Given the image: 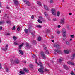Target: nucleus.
<instances>
[{
	"mask_svg": "<svg viewBox=\"0 0 75 75\" xmlns=\"http://www.w3.org/2000/svg\"><path fill=\"white\" fill-rule=\"evenodd\" d=\"M6 8H7V9H8V10H9V9H10V8L8 7V6L6 7Z\"/></svg>",
	"mask_w": 75,
	"mask_h": 75,
	"instance_id": "nucleus-53",
	"label": "nucleus"
},
{
	"mask_svg": "<svg viewBox=\"0 0 75 75\" xmlns=\"http://www.w3.org/2000/svg\"><path fill=\"white\" fill-rule=\"evenodd\" d=\"M44 51L45 54H46L47 55L49 54V52H48V50H47V49H44Z\"/></svg>",
	"mask_w": 75,
	"mask_h": 75,
	"instance_id": "nucleus-15",
	"label": "nucleus"
},
{
	"mask_svg": "<svg viewBox=\"0 0 75 75\" xmlns=\"http://www.w3.org/2000/svg\"><path fill=\"white\" fill-rule=\"evenodd\" d=\"M44 8L46 10H48V8L47 6H44Z\"/></svg>",
	"mask_w": 75,
	"mask_h": 75,
	"instance_id": "nucleus-25",
	"label": "nucleus"
},
{
	"mask_svg": "<svg viewBox=\"0 0 75 75\" xmlns=\"http://www.w3.org/2000/svg\"><path fill=\"white\" fill-rule=\"evenodd\" d=\"M6 24H9L11 23V21L10 20H8L6 21Z\"/></svg>",
	"mask_w": 75,
	"mask_h": 75,
	"instance_id": "nucleus-19",
	"label": "nucleus"
},
{
	"mask_svg": "<svg viewBox=\"0 0 75 75\" xmlns=\"http://www.w3.org/2000/svg\"><path fill=\"white\" fill-rule=\"evenodd\" d=\"M6 34L7 35H10V34L9 33H6Z\"/></svg>",
	"mask_w": 75,
	"mask_h": 75,
	"instance_id": "nucleus-48",
	"label": "nucleus"
},
{
	"mask_svg": "<svg viewBox=\"0 0 75 75\" xmlns=\"http://www.w3.org/2000/svg\"><path fill=\"white\" fill-rule=\"evenodd\" d=\"M63 59H64L62 58H60L59 59V62H61V61H63Z\"/></svg>",
	"mask_w": 75,
	"mask_h": 75,
	"instance_id": "nucleus-23",
	"label": "nucleus"
},
{
	"mask_svg": "<svg viewBox=\"0 0 75 75\" xmlns=\"http://www.w3.org/2000/svg\"><path fill=\"white\" fill-rule=\"evenodd\" d=\"M72 39L71 38L70 39V41H72Z\"/></svg>",
	"mask_w": 75,
	"mask_h": 75,
	"instance_id": "nucleus-62",
	"label": "nucleus"
},
{
	"mask_svg": "<svg viewBox=\"0 0 75 75\" xmlns=\"http://www.w3.org/2000/svg\"><path fill=\"white\" fill-rule=\"evenodd\" d=\"M24 31L26 33H27L28 32V30L27 29H25L24 30Z\"/></svg>",
	"mask_w": 75,
	"mask_h": 75,
	"instance_id": "nucleus-24",
	"label": "nucleus"
},
{
	"mask_svg": "<svg viewBox=\"0 0 75 75\" xmlns=\"http://www.w3.org/2000/svg\"><path fill=\"white\" fill-rule=\"evenodd\" d=\"M23 1L25 3V4H26L28 6H31V4L29 1L26 0H24Z\"/></svg>",
	"mask_w": 75,
	"mask_h": 75,
	"instance_id": "nucleus-4",
	"label": "nucleus"
},
{
	"mask_svg": "<svg viewBox=\"0 0 75 75\" xmlns=\"http://www.w3.org/2000/svg\"><path fill=\"white\" fill-rule=\"evenodd\" d=\"M65 0H62V2H64Z\"/></svg>",
	"mask_w": 75,
	"mask_h": 75,
	"instance_id": "nucleus-63",
	"label": "nucleus"
},
{
	"mask_svg": "<svg viewBox=\"0 0 75 75\" xmlns=\"http://www.w3.org/2000/svg\"><path fill=\"white\" fill-rule=\"evenodd\" d=\"M69 15H70V16H71V15H72V13H69Z\"/></svg>",
	"mask_w": 75,
	"mask_h": 75,
	"instance_id": "nucleus-58",
	"label": "nucleus"
},
{
	"mask_svg": "<svg viewBox=\"0 0 75 75\" xmlns=\"http://www.w3.org/2000/svg\"><path fill=\"white\" fill-rule=\"evenodd\" d=\"M45 72H48L49 71V70L47 69H45Z\"/></svg>",
	"mask_w": 75,
	"mask_h": 75,
	"instance_id": "nucleus-38",
	"label": "nucleus"
},
{
	"mask_svg": "<svg viewBox=\"0 0 75 75\" xmlns=\"http://www.w3.org/2000/svg\"><path fill=\"white\" fill-rule=\"evenodd\" d=\"M29 66L30 68H33V65L31 64L29 65Z\"/></svg>",
	"mask_w": 75,
	"mask_h": 75,
	"instance_id": "nucleus-37",
	"label": "nucleus"
},
{
	"mask_svg": "<svg viewBox=\"0 0 75 75\" xmlns=\"http://www.w3.org/2000/svg\"><path fill=\"white\" fill-rule=\"evenodd\" d=\"M11 62L12 63H16V64H18L20 63V61L18 60L17 59H16L15 61L14 60H11Z\"/></svg>",
	"mask_w": 75,
	"mask_h": 75,
	"instance_id": "nucleus-2",
	"label": "nucleus"
},
{
	"mask_svg": "<svg viewBox=\"0 0 75 75\" xmlns=\"http://www.w3.org/2000/svg\"><path fill=\"white\" fill-rule=\"evenodd\" d=\"M75 57V54H73L71 56L70 58V59L71 60H74Z\"/></svg>",
	"mask_w": 75,
	"mask_h": 75,
	"instance_id": "nucleus-12",
	"label": "nucleus"
},
{
	"mask_svg": "<svg viewBox=\"0 0 75 75\" xmlns=\"http://www.w3.org/2000/svg\"><path fill=\"white\" fill-rule=\"evenodd\" d=\"M45 50H46H46H47V47H46V46H44L43 47Z\"/></svg>",
	"mask_w": 75,
	"mask_h": 75,
	"instance_id": "nucleus-46",
	"label": "nucleus"
},
{
	"mask_svg": "<svg viewBox=\"0 0 75 75\" xmlns=\"http://www.w3.org/2000/svg\"><path fill=\"white\" fill-rule=\"evenodd\" d=\"M62 33L63 34V37H65L67 34H66V30L65 29H63L62 31Z\"/></svg>",
	"mask_w": 75,
	"mask_h": 75,
	"instance_id": "nucleus-5",
	"label": "nucleus"
},
{
	"mask_svg": "<svg viewBox=\"0 0 75 75\" xmlns=\"http://www.w3.org/2000/svg\"><path fill=\"white\" fill-rule=\"evenodd\" d=\"M1 42V38H0V43Z\"/></svg>",
	"mask_w": 75,
	"mask_h": 75,
	"instance_id": "nucleus-60",
	"label": "nucleus"
},
{
	"mask_svg": "<svg viewBox=\"0 0 75 75\" xmlns=\"http://www.w3.org/2000/svg\"><path fill=\"white\" fill-rule=\"evenodd\" d=\"M14 2V4L16 6H18L19 4L18 1L17 0H13Z\"/></svg>",
	"mask_w": 75,
	"mask_h": 75,
	"instance_id": "nucleus-9",
	"label": "nucleus"
},
{
	"mask_svg": "<svg viewBox=\"0 0 75 75\" xmlns=\"http://www.w3.org/2000/svg\"><path fill=\"white\" fill-rule=\"evenodd\" d=\"M70 37L71 38H74V37H75V35H70Z\"/></svg>",
	"mask_w": 75,
	"mask_h": 75,
	"instance_id": "nucleus-34",
	"label": "nucleus"
},
{
	"mask_svg": "<svg viewBox=\"0 0 75 75\" xmlns=\"http://www.w3.org/2000/svg\"><path fill=\"white\" fill-rule=\"evenodd\" d=\"M19 72L20 74H23V75H24V74H25V73L24 72V71H20Z\"/></svg>",
	"mask_w": 75,
	"mask_h": 75,
	"instance_id": "nucleus-22",
	"label": "nucleus"
},
{
	"mask_svg": "<svg viewBox=\"0 0 75 75\" xmlns=\"http://www.w3.org/2000/svg\"><path fill=\"white\" fill-rule=\"evenodd\" d=\"M60 15V12H57V16L58 17H59V16Z\"/></svg>",
	"mask_w": 75,
	"mask_h": 75,
	"instance_id": "nucleus-31",
	"label": "nucleus"
},
{
	"mask_svg": "<svg viewBox=\"0 0 75 75\" xmlns=\"http://www.w3.org/2000/svg\"><path fill=\"white\" fill-rule=\"evenodd\" d=\"M26 45L27 47H28V46H29V44L28 43H26Z\"/></svg>",
	"mask_w": 75,
	"mask_h": 75,
	"instance_id": "nucleus-50",
	"label": "nucleus"
},
{
	"mask_svg": "<svg viewBox=\"0 0 75 75\" xmlns=\"http://www.w3.org/2000/svg\"><path fill=\"white\" fill-rule=\"evenodd\" d=\"M15 29L16 27H15V26H14L12 30H15Z\"/></svg>",
	"mask_w": 75,
	"mask_h": 75,
	"instance_id": "nucleus-42",
	"label": "nucleus"
},
{
	"mask_svg": "<svg viewBox=\"0 0 75 75\" xmlns=\"http://www.w3.org/2000/svg\"><path fill=\"white\" fill-rule=\"evenodd\" d=\"M53 21H57V19H56V18H54L53 19Z\"/></svg>",
	"mask_w": 75,
	"mask_h": 75,
	"instance_id": "nucleus-47",
	"label": "nucleus"
},
{
	"mask_svg": "<svg viewBox=\"0 0 75 75\" xmlns=\"http://www.w3.org/2000/svg\"><path fill=\"white\" fill-rule=\"evenodd\" d=\"M64 23H65V19H64V18H62L61 20L60 24H62V25H64Z\"/></svg>",
	"mask_w": 75,
	"mask_h": 75,
	"instance_id": "nucleus-10",
	"label": "nucleus"
},
{
	"mask_svg": "<svg viewBox=\"0 0 75 75\" xmlns=\"http://www.w3.org/2000/svg\"><path fill=\"white\" fill-rule=\"evenodd\" d=\"M71 75H75V73H74V72H71Z\"/></svg>",
	"mask_w": 75,
	"mask_h": 75,
	"instance_id": "nucleus-39",
	"label": "nucleus"
},
{
	"mask_svg": "<svg viewBox=\"0 0 75 75\" xmlns=\"http://www.w3.org/2000/svg\"><path fill=\"white\" fill-rule=\"evenodd\" d=\"M32 57L33 58H35V55L33 54L32 55Z\"/></svg>",
	"mask_w": 75,
	"mask_h": 75,
	"instance_id": "nucleus-41",
	"label": "nucleus"
},
{
	"mask_svg": "<svg viewBox=\"0 0 75 75\" xmlns=\"http://www.w3.org/2000/svg\"><path fill=\"white\" fill-rule=\"evenodd\" d=\"M67 64L69 65H75V64L69 61L67 62Z\"/></svg>",
	"mask_w": 75,
	"mask_h": 75,
	"instance_id": "nucleus-11",
	"label": "nucleus"
},
{
	"mask_svg": "<svg viewBox=\"0 0 75 75\" xmlns=\"http://www.w3.org/2000/svg\"><path fill=\"white\" fill-rule=\"evenodd\" d=\"M50 3H53V0H50Z\"/></svg>",
	"mask_w": 75,
	"mask_h": 75,
	"instance_id": "nucleus-45",
	"label": "nucleus"
},
{
	"mask_svg": "<svg viewBox=\"0 0 75 75\" xmlns=\"http://www.w3.org/2000/svg\"><path fill=\"white\" fill-rule=\"evenodd\" d=\"M41 37H38V41H41Z\"/></svg>",
	"mask_w": 75,
	"mask_h": 75,
	"instance_id": "nucleus-29",
	"label": "nucleus"
},
{
	"mask_svg": "<svg viewBox=\"0 0 75 75\" xmlns=\"http://www.w3.org/2000/svg\"><path fill=\"white\" fill-rule=\"evenodd\" d=\"M6 72H8V71H9L8 68H6Z\"/></svg>",
	"mask_w": 75,
	"mask_h": 75,
	"instance_id": "nucleus-35",
	"label": "nucleus"
},
{
	"mask_svg": "<svg viewBox=\"0 0 75 75\" xmlns=\"http://www.w3.org/2000/svg\"><path fill=\"white\" fill-rule=\"evenodd\" d=\"M2 30V27H0V30Z\"/></svg>",
	"mask_w": 75,
	"mask_h": 75,
	"instance_id": "nucleus-55",
	"label": "nucleus"
},
{
	"mask_svg": "<svg viewBox=\"0 0 75 75\" xmlns=\"http://www.w3.org/2000/svg\"><path fill=\"white\" fill-rule=\"evenodd\" d=\"M8 47V45L6 44L5 46V48H2V50L3 51H6V50H7Z\"/></svg>",
	"mask_w": 75,
	"mask_h": 75,
	"instance_id": "nucleus-7",
	"label": "nucleus"
},
{
	"mask_svg": "<svg viewBox=\"0 0 75 75\" xmlns=\"http://www.w3.org/2000/svg\"><path fill=\"white\" fill-rule=\"evenodd\" d=\"M37 4H38V5H39L40 6H41V5L42 4H41V2H40V1H38L37 2Z\"/></svg>",
	"mask_w": 75,
	"mask_h": 75,
	"instance_id": "nucleus-20",
	"label": "nucleus"
},
{
	"mask_svg": "<svg viewBox=\"0 0 75 75\" xmlns=\"http://www.w3.org/2000/svg\"><path fill=\"white\" fill-rule=\"evenodd\" d=\"M37 27L38 28H41L42 27L40 25H38L37 26Z\"/></svg>",
	"mask_w": 75,
	"mask_h": 75,
	"instance_id": "nucleus-40",
	"label": "nucleus"
},
{
	"mask_svg": "<svg viewBox=\"0 0 75 75\" xmlns=\"http://www.w3.org/2000/svg\"><path fill=\"white\" fill-rule=\"evenodd\" d=\"M41 56L42 58H43L44 59H46V56L45 55V54H44V52H42L41 53Z\"/></svg>",
	"mask_w": 75,
	"mask_h": 75,
	"instance_id": "nucleus-3",
	"label": "nucleus"
},
{
	"mask_svg": "<svg viewBox=\"0 0 75 75\" xmlns=\"http://www.w3.org/2000/svg\"><path fill=\"white\" fill-rule=\"evenodd\" d=\"M13 44L15 45H18V43L16 42H14L13 43Z\"/></svg>",
	"mask_w": 75,
	"mask_h": 75,
	"instance_id": "nucleus-32",
	"label": "nucleus"
},
{
	"mask_svg": "<svg viewBox=\"0 0 75 75\" xmlns=\"http://www.w3.org/2000/svg\"><path fill=\"white\" fill-rule=\"evenodd\" d=\"M34 15H32L31 16V18L32 19H33L34 18Z\"/></svg>",
	"mask_w": 75,
	"mask_h": 75,
	"instance_id": "nucleus-51",
	"label": "nucleus"
},
{
	"mask_svg": "<svg viewBox=\"0 0 75 75\" xmlns=\"http://www.w3.org/2000/svg\"><path fill=\"white\" fill-rule=\"evenodd\" d=\"M69 50H64V52L65 54H69Z\"/></svg>",
	"mask_w": 75,
	"mask_h": 75,
	"instance_id": "nucleus-16",
	"label": "nucleus"
},
{
	"mask_svg": "<svg viewBox=\"0 0 75 75\" xmlns=\"http://www.w3.org/2000/svg\"><path fill=\"white\" fill-rule=\"evenodd\" d=\"M58 28H60L61 27V25H58Z\"/></svg>",
	"mask_w": 75,
	"mask_h": 75,
	"instance_id": "nucleus-57",
	"label": "nucleus"
},
{
	"mask_svg": "<svg viewBox=\"0 0 75 75\" xmlns=\"http://www.w3.org/2000/svg\"><path fill=\"white\" fill-rule=\"evenodd\" d=\"M23 71H25L26 73H28L29 71L28 69H27L26 68H23Z\"/></svg>",
	"mask_w": 75,
	"mask_h": 75,
	"instance_id": "nucleus-14",
	"label": "nucleus"
},
{
	"mask_svg": "<svg viewBox=\"0 0 75 75\" xmlns=\"http://www.w3.org/2000/svg\"><path fill=\"white\" fill-rule=\"evenodd\" d=\"M66 44H67V45H69V42L67 41L66 42Z\"/></svg>",
	"mask_w": 75,
	"mask_h": 75,
	"instance_id": "nucleus-36",
	"label": "nucleus"
},
{
	"mask_svg": "<svg viewBox=\"0 0 75 75\" xmlns=\"http://www.w3.org/2000/svg\"><path fill=\"white\" fill-rule=\"evenodd\" d=\"M44 14L45 16H48V13H47L46 12H45L44 13Z\"/></svg>",
	"mask_w": 75,
	"mask_h": 75,
	"instance_id": "nucleus-33",
	"label": "nucleus"
},
{
	"mask_svg": "<svg viewBox=\"0 0 75 75\" xmlns=\"http://www.w3.org/2000/svg\"><path fill=\"white\" fill-rule=\"evenodd\" d=\"M35 62L38 65H40L41 68L38 69V71L39 72H41V74H43L44 73V67L43 65L42 64V63L40 62H39V63H37V59L35 60Z\"/></svg>",
	"mask_w": 75,
	"mask_h": 75,
	"instance_id": "nucleus-1",
	"label": "nucleus"
},
{
	"mask_svg": "<svg viewBox=\"0 0 75 75\" xmlns=\"http://www.w3.org/2000/svg\"><path fill=\"white\" fill-rule=\"evenodd\" d=\"M63 67H64L65 69H66V70H68V66H67L66 65H63Z\"/></svg>",
	"mask_w": 75,
	"mask_h": 75,
	"instance_id": "nucleus-18",
	"label": "nucleus"
},
{
	"mask_svg": "<svg viewBox=\"0 0 75 75\" xmlns=\"http://www.w3.org/2000/svg\"><path fill=\"white\" fill-rule=\"evenodd\" d=\"M52 38H54V36H52Z\"/></svg>",
	"mask_w": 75,
	"mask_h": 75,
	"instance_id": "nucleus-61",
	"label": "nucleus"
},
{
	"mask_svg": "<svg viewBox=\"0 0 75 75\" xmlns=\"http://www.w3.org/2000/svg\"><path fill=\"white\" fill-rule=\"evenodd\" d=\"M19 52H20V53L21 54V55H23L24 54V52L22 50H19Z\"/></svg>",
	"mask_w": 75,
	"mask_h": 75,
	"instance_id": "nucleus-17",
	"label": "nucleus"
},
{
	"mask_svg": "<svg viewBox=\"0 0 75 75\" xmlns=\"http://www.w3.org/2000/svg\"><path fill=\"white\" fill-rule=\"evenodd\" d=\"M1 68H2V67H1V64H0V69Z\"/></svg>",
	"mask_w": 75,
	"mask_h": 75,
	"instance_id": "nucleus-52",
	"label": "nucleus"
},
{
	"mask_svg": "<svg viewBox=\"0 0 75 75\" xmlns=\"http://www.w3.org/2000/svg\"><path fill=\"white\" fill-rule=\"evenodd\" d=\"M20 27H18L17 28V30L18 31H20Z\"/></svg>",
	"mask_w": 75,
	"mask_h": 75,
	"instance_id": "nucleus-43",
	"label": "nucleus"
},
{
	"mask_svg": "<svg viewBox=\"0 0 75 75\" xmlns=\"http://www.w3.org/2000/svg\"><path fill=\"white\" fill-rule=\"evenodd\" d=\"M7 14H5V15H4V17H7Z\"/></svg>",
	"mask_w": 75,
	"mask_h": 75,
	"instance_id": "nucleus-54",
	"label": "nucleus"
},
{
	"mask_svg": "<svg viewBox=\"0 0 75 75\" xmlns=\"http://www.w3.org/2000/svg\"><path fill=\"white\" fill-rule=\"evenodd\" d=\"M51 11L52 12L53 15L55 16L56 15V11L54 9L52 8L51 9Z\"/></svg>",
	"mask_w": 75,
	"mask_h": 75,
	"instance_id": "nucleus-6",
	"label": "nucleus"
},
{
	"mask_svg": "<svg viewBox=\"0 0 75 75\" xmlns=\"http://www.w3.org/2000/svg\"><path fill=\"white\" fill-rule=\"evenodd\" d=\"M31 34L33 36H34V34H35V32L34 31L33 32H31Z\"/></svg>",
	"mask_w": 75,
	"mask_h": 75,
	"instance_id": "nucleus-28",
	"label": "nucleus"
},
{
	"mask_svg": "<svg viewBox=\"0 0 75 75\" xmlns=\"http://www.w3.org/2000/svg\"><path fill=\"white\" fill-rule=\"evenodd\" d=\"M4 21H0V25L2 24H4Z\"/></svg>",
	"mask_w": 75,
	"mask_h": 75,
	"instance_id": "nucleus-27",
	"label": "nucleus"
},
{
	"mask_svg": "<svg viewBox=\"0 0 75 75\" xmlns=\"http://www.w3.org/2000/svg\"><path fill=\"white\" fill-rule=\"evenodd\" d=\"M13 38L14 40L15 41H16V40L17 39V38L15 37V36H13Z\"/></svg>",
	"mask_w": 75,
	"mask_h": 75,
	"instance_id": "nucleus-30",
	"label": "nucleus"
},
{
	"mask_svg": "<svg viewBox=\"0 0 75 75\" xmlns=\"http://www.w3.org/2000/svg\"><path fill=\"white\" fill-rule=\"evenodd\" d=\"M54 62H55V61H54V60H52V63H54Z\"/></svg>",
	"mask_w": 75,
	"mask_h": 75,
	"instance_id": "nucleus-56",
	"label": "nucleus"
},
{
	"mask_svg": "<svg viewBox=\"0 0 75 75\" xmlns=\"http://www.w3.org/2000/svg\"><path fill=\"white\" fill-rule=\"evenodd\" d=\"M39 18L40 20H42V16H39Z\"/></svg>",
	"mask_w": 75,
	"mask_h": 75,
	"instance_id": "nucleus-44",
	"label": "nucleus"
},
{
	"mask_svg": "<svg viewBox=\"0 0 75 75\" xmlns=\"http://www.w3.org/2000/svg\"><path fill=\"white\" fill-rule=\"evenodd\" d=\"M38 23H42V21L40 20V19H38Z\"/></svg>",
	"mask_w": 75,
	"mask_h": 75,
	"instance_id": "nucleus-26",
	"label": "nucleus"
},
{
	"mask_svg": "<svg viewBox=\"0 0 75 75\" xmlns=\"http://www.w3.org/2000/svg\"><path fill=\"white\" fill-rule=\"evenodd\" d=\"M23 45H24V43H23L22 44L20 45L19 47V49H21V47H23Z\"/></svg>",
	"mask_w": 75,
	"mask_h": 75,
	"instance_id": "nucleus-21",
	"label": "nucleus"
},
{
	"mask_svg": "<svg viewBox=\"0 0 75 75\" xmlns=\"http://www.w3.org/2000/svg\"><path fill=\"white\" fill-rule=\"evenodd\" d=\"M24 62V63H25H25H26V62Z\"/></svg>",
	"mask_w": 75,
	"mask_h": 75,
	"instance_id": "nucleus-64",
	"label": "nucleus"
},
{
	"mask_svg": "<svg viewBox=\"0 0 75 75\" xmlns=\"http://www.w3.org/2000/svg\"><path fill=\"white\" fill-rule=\"evenodd\" d=\"M57 34H60V32L59 31H57Z\"/></svg>",
	"mask_w": 75,
	"mask_h": 75,
	"instance_id": "nucleus-49",
	"label": "nucleus"
},
{
	"mask_svg": "<svg viewBox=\"0 0 75 75\" xmlns=\"http://www.w3.org/2000/svg\"><path fill=\"white\" fill-rule=\"evenodd\" d=\"M54 47H55L56 48H58L59 49H61V47H60V46L58 44H54Z\"/></svg>",
	"mask_w": 75,
	"mask_h": 75,
	"instance_id": "nucleus-8",
	"label": "nucleus"
},
{
	"mask_svg": "<svg viewBox=\"0 0 75 75\" xmlns=\"http://www.w3.org/2000/svg\"><path fill=\"white\" fill-rule=\"evenodd\" d=\"M54 51H55V52L58 53L59 54H61V50H58L57 49H55L54 50Z\"/></svg>",
	"mask_w": 75,
	"mask_h": 75,
	"instance_id": "nucleus-13",
	"label": "nucleus"
},
{
	"mask_svg": "<svg viewBox=\"0 0 75 75\" xmlns=\"http://www.w3.org/2000/svg\"><path fill=\"white\" fill-rule=\"evenodd\" d=\"M52 42H54V40H52Z\"/></svg>",
	"mask_w": 75,
	"mask_h": 75,
	"instance_id": "nucleus-59",
	"label": "nucleus"
}]
</instances>
